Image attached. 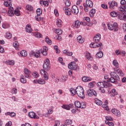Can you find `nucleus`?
Returning <instances> with one entry per match:
<instances>
[{
  "mask_svg": "<svg viewBox=\"0 0 126 126\" xmlns=\"http://www.w3.org/2000/svg\"><path fill=\"white\" fill-rule=\"evenodd\" d=\"M81 109H85L86 108V102H82L81 103Z\"/></svg>",
  "mask_w": 126,
  "mask_h": 126,
  "instance_id": "4d7b16f0",
  "label": "nucleus"
},
{
  "mask_svg": "<svg viewBox=\"0 0 126 126\" xmlns=\"http://www.w3.org/2000/svg\"><path fill=\"white\" fill-rule=\"evenodd\" d=\"M20 80H21V83H26V82H27V81L26 80V79H25V78H24V76L22 74L20 76Z\"/></svg>",
  "mask_w": 126,
  "mask_h": 126,
  "instance_id": "72a5a7b5",
  "label": "nucleus"
},
{
  "mask_svg": "<svg viewBox=\"0 0 126 126\" xmlns=\"http://www.w3.org/2000/svg\"><path fill=\"white\" fill-rule=\"evenodd\" d=\"M46 83V81L43 79H38V84L44 85Z\"/></svg>",
  "mask_w": 126,
  "mask_h": 126,
  "instance_id": "49530a36",
  "label": "nucleus"
},
{
  "mask_svg": "<svg viewBox=\"0 0 126 126\" xmlns=\"http://www.w3.org/2000/svg\"><path fill=\"white\" fill-rule=\"evenodd\" d=\"M64 2L66 6H70V1L69 0H64Z\"/></svg>",
  "mask_w": 126,
  "mask_h": 126,
  "instance_id": "864d4df0",
  "label": "nucleus"
},
{
  "mask_svg": "<svg viewBox=\"0 0 126 126\" xmlns=\"http://www.w3.org/2000/svg\"><path fill=\"white\" fill-rule=\"evenodd\" d=\"M115 70L118 72V74L120 75V76H124V75H125V74L121 69H116Z\"/></svg>",
  "mask_w": 126,
  "mask_h": 126,
  "instance_id": "4c0bfd02",
  "label": "nucleus"
},
{
  "mask_svg": "<svg viewBox=\"0 0 126 126\" xmlns=\"http://www.w3.org/2000/svg\"><path fill=\"white\" fill-rule=\"evenodd\" d=\"M112 64H113L114 66L116 67V69L117 68H119V67H120L119 62H118V61H117V60H113L112 62Z\"/></svg>",
  "mask_w": 126,
  "mask_h": 126,
  "instance_id": "a878e982",
  "label": "nucleus"
},
{
  "mask_svg": "<svg viewBox=\"0 0 126 126\" xmlns=\"http://www.w3.org/2000/svg\"><path fill=\"white\" fill-rule=\"evenodd\" d=\"M54 49L56 50V53L57 54H60L61 53V51L59 49V47L57 45H55L54 46Z\"/></svg>",
  "mask_w": 126,
  "mask_h": 126,
  "instance_id": "5fc2aeb1",
  "label": "nucleus"
},
{
  "mask_svg": "<svg viewBox=\"0 0 126 126\" xmlns=\"http://www.w3.org/2000/svg\"><path fill=\"white\" fill-rule=\"evenodd\" d=\"M110 75L111 77H114L117 80H120V77H119L118 74L115 71L110 72Z\"/></svg>",
  "mask_w": 126,
  "mask_h": 126,
  "instance_id": "a211bd4d",
  "label": "nucleus"
},
{
  "mask_svg": "<svg viewBox=\"0 0 126 126\" xmlns=\"http://www.w3.org/2000/svg\"><path fill=\"white\" fill-rule=\"evenodd\" d=\"M13 47L15 48L17 50H18L19 48V43L18 41H15L13 44Z\"/></svg>",
  "mask_w": 126,
  "mask_h": 126,
  "instance_id": "79ce46f5",
  "label": "nucleus"
},
{
  "mask_svg": "<svg viewBox=\"0 0 126 126\" xmlns=\"http://www.w3.org/2000/svg\"><path fill=\"white\" fill-rule=\"evenodd\" d=\"M63 11H64L65 14L66 15H67L68 16H70L71 15L72 11L70 8L64 7L63 8Z\"/></svg>",
  "mask_w": 126,
  "mask_h": 126,
  "instance_id": "9b49d317",
  "label": "nucleus"
},
{
  "mask_svg": "<svg viewBox=\"0 0 126 126\" xmlns=\"http://www.w3.org/2000/svg\"><path fill=\"white\" fill-rule=\"evenodd\" d=\"M24 73L26 78H31V71L27 68L24 69Z\"/></svg>",
  "mask_w": 126,
  "mask_h": 126,
  "instance_id": "9d476101",
  "label": "nucleus"
},
{
  "mask_svg": "<svg viewBox=\"0 0 126 126\" xmlns=\"http://www.w3.org/2000/svg\"><path fill=\"white\" fill-rule=\"evenodd\" d=\"M12 1L11 0H6L3 3L4 5L6 7H8V8H10V7H12V4L11 3Z\"/></svg>",
  "mask_w": 126,
  "mask_h": 126,
  "instance_id": "4468645a",
  "label": "nucleus"
},
{
  "mask_svg": "<svg viewBox=\"0 0 126 126\" xmlns=\"http://www.w3.org/2000/svg\"><path fill=\"white\" fill-rule=\"evenodd\" d=\"M26 8L27 9H28V10H30V11L33 10V7H32V6L30 5H27L26 6Z\"/></svg>",
  "mask_w": 126,
  "mask_h": 126,
  "instance_id": "69168bd1",
  "label": "nucleus"
},
{
  "mask_svg": "<svg viewBox=\"0 0 126 126\" xmlns=\"http://www.w3.org/2000/svg\"><path fill=\"white\" fill-rule=\"evenodd\" d=\"M40 74H41V75H44V80H49V74H48V73L45 71V70H40Z\"/></svg>",
  "mask_w": 126,
  "mask_h": 126,
  "instance_id": "1a4fd4ad",
  "label": "nucleus"
},
{
  "mask_svg": "<svg viewBox=\"0 0 126 126\" xmlns=\"http://www.w3.org/2000/svg\"><path fill=\"white\" fill-rule=\"evenodd\" d=\"M92 79L91 77L84 76L82 78V81L84 82H89V81H91Z\"/></svg>",
  "mask_w": 126,
  "mask_h": 126,
  "instance_id": "393cba45",
  "label": "nucleus"
},
{
  "mask_svg": "<svg viewBox=\"0 0 126 126\" xmlns=\"http://www.w3.org/2000/svg\"><path fill=\"white\" fill-rule=\"evenodd\" d=\"M29 117L31 119H39V116H38L36 113L34 112H30L29 113Z\"/></svg>",
  "mask_w": 126,
  "mask_h": 126,
  "instance_id": "ddd939ff",
  "label": "nucleus"
},
{
  "mask_svg": "<svg viewBox=\"0 0 126 126\" xmlns=\"http://www.w3.org/2000/svg\"><path fill=\"white\" fill-rule=\"evenodd\" d=\"M107 26L109 30H114V31H118L119 30V28H118V23H114L113 24H107Z\"/></svg>",
  "mask_w": 126,
  "mask_h": 126,
  "instance_id": "7ed1b4c3",
  "label": "nucleus"
},
{
  "mask_svg": "<svg viewBox=\"0 0 126 126\" xmlns=\"http://www.w3.org/2000/svg\"><path fill=\"white\" fill-rule=\"evenodd\" d=\"M70 92L72 94V96H74L75 94H76V89L74 88H70Z\"/></svg>",
  "mask_w": 126,
  "mask_h": 126,
  "instance_id": "e433bc0d",
  "label": "nucleus"
},
{
  "mask_svg": "<svg viewBox=\"0 0 126 126\" xmlns=\"http://www.w3.org/2000/svg\"><path fill=\"white\" fill-rule=\"evenodd\" d=\"M71 11L73 14L76 15V14H78V13L79 12V9L77 6L74 5L72 6Z\"/></svg>",
  "mask_w": 126,
  "mask_h": 126,
  "instance_id": "6e6552de",
  "label": "nucleus"
},
{
  "mask_svg": "<svg viewBox=\"0 0 126 126\" xmlns=\"http://www.w3.org/2000/svg\"><path fill=\"white\" fill-rule=\"evenodd\" d=\"M86 58L88 60H90V61H92L93 60V58H92V56H91V54L89 52H86Z\"/></svg>",
  "mask_w": 126,
  "mask_h": 126,
  "instance_id": "c9c22d12",
  "label": "nucleus"
},
{
  "mask_svg": "<svg viewBox=\"0 0 126 126\" xmlns=\"http://www.w3.org/2000/svg\"><path fill=\"white\" fill-rule=\"evenodd\" d=\"M94 102L96 105H98V106H101V105L103 104V102L96 98L94 99Z\"/></svg>",
  "mask_w": 126,
  "mask_h": 126,
  "instance_id": "c756f323",
  "label": "nucleus"
},
{
  "mask_svg": "<svg viewBox=\"0 0 126 126\" xmlns=\"http://www.w3.org/2000/svg\"><path fill=\"white\" fill-rule=\"evenodd\" d=\"M65 124L67 126H70V125L72 124V120H66L65 121Z\"/></svg>",
  "mask_w": 126,
  "mask_h": 126,
  "instance_id": "a18cd8bd",
  "label": "nucleus"
},
{
  "mask_svg": "<svg viewBox=\"0 0 126 126\" xmlns=\"http://www.w3.org/2000/svg\"><path fill=\"white\" fill-rule=\"evenodd\" d=\"M43 68L45 70H50V68H51V64H50V60L47 58L44 61V63H43Z\"/></svg>",
  "mask_w": 126,
  "mask_h": 126,
  "instance_id": "20e7f679",
  "label": "nucleus"
},
{
  "mask_svg": "<svg viewBox=\"0 0 126 126\" xmlns=\"http://www.w3.org/2000/svg\"><path fill=\"white\" fill-rule=\"evenodd\" d=\"M86 5L89 6L90 8L93 7V2L90 0H87L86 1Z\"/></svg>",
  "mask_w": 126,
  "mask_h": 126,
  "instance_id": "4be33fe9",
  "label": "nucleus"
},
{
  "mask_svg": "<svg viewBox=\"0 0 126 126\" xmlns=\"http://www.w3.org/2000/svg\"><path fill=\"white\" fill-rule=\"evenodd\" d=\"M32 76H33L34 78H38L39 77V75L38 74V72L36 71H34L32 73Z\"/></svg>",
  "mask_w": 126,
  "mask_h": 126,
  "instance_id": "de8ad7c7",
  "label": "nucleus"
},
{
  "mask_svg": "<svg viewBox=\"0 0 126 126\" xmlns=\"http://www.w3.org/2000/svg\"><path fill=\"white\" fill-rule=\"evenodd\" d=\"M11 93L12 94H17V89L13 88L11 90Z\"/></svg>",
  "mask_w": 126,
  "mask_h": 126,
  "instance_id": "e2e57ef3",
  "label": "nucleus"
},
{
  "mask_svg": "<svg viewBox=\"0 0 126 126\" xmlns=\"http://www.w3.org/2000/svg\"><path fill=\"white\" fill-rule=\"evenodd\" d=\"M76 94L78 97L82 98V99H83V98L85 97V95H84V90H83L82 87L78 86L76 88Z\"/></svg>",
  "mask_w": 126,
  "mask_h": 126,
  "instance_id": "f03ea898",
  "label": "nucleus"
},
{
  "mask_svg": "<svg viewBox=\"0 0 126 126\" xmlns=\"http://www.w3.org/2000/svg\"><path fill=\"white\" fill-rule=\"evenodd\" d=\"M56 25L57 27H59V28L63 27V22L62 21V20L57 19L56 20Z\"/></svg>",
  "mask_w": 126,
  "mask_h": 126,
  "instance_id": "412c9836",
  "label": "nucleus"
},
{
  "mask_svg": "<svg viewBox=\"0 0 126 126\" xmlns=\"http://www.w3.org/2000/svg\"><path fill=\"white\" fill-rule=\"evenodd\" d=\"M45 41L48 45H52V40L48 38V36H46L45 39Z\"/></svg>",
  "mask_w": 126,
  "mask_h": 126,
  "instance_id": "37998d69",
  "label": "nucleus"
},
{
  "mask_svg": "<svg viewBox=\"0 0 126 126\" xmlns=\"http://www.w3.org/2000/svg\"><path fill=\"white\" fill-rule=\"evenodd\" d=\"M63 53L65 55H66V56H69V57H71L72 55H73V53L71 52H68L67 50H64L63 51Z\"/></svg>",
  "mask_w": 126,
  "mask_h": 126,
  "instance_id": "c85d7f7f",
  "label": "nucleus"
},
{
  "mask_svg": "<svg viewBox=\"0 0 126 126\" xmlns=\"http://www.w3.org/2000/svg\"><path fill=\"white\" fill-rule=\"evenodd\" d=\"M97 44V43H95V42H92L90 45V47H91V48H99V47H100V46H102V43H99L98 44Z\"/></svg>",
  "mask_w": 126,
  "mask_h": 126,
  "instance_id": "f3484780",
  "label": "nucleus"
},
{
  "mask_svg": "<svg viewBox=\"0 0 126 126\" xmlns=\"http://www.w3.org/2000/svg\"><path fill=\"white\" fill-rule=\"evenodd\" d=\"M110 81L111 82V83H115V82H117V79L113 77H111L110 78Z\"/></svg>",
  "mask_w": 126,
  "mask_h": 126,
  "instance_id": "680f3d73",
  "label": "nucleus"
},
{
  "mask_svg": "<svg viewBox=\"0 0 126 126\" xmlns=\"http://www.w3.org/2000/svg\"><path fill=\"white\" fill-rule=\"evenodd\" d=\"M103 52L102 51H99L96 54L95 57L97 59H101V58H103Z\"/></svg>",
  "mask_w": 126,
  "mask_h": 126,
  "instance_id": "cd10ccee",
  "label": "nucleus"
},
{
  "mask_svg": "<svg viewBox=\"0 0 126 126\" xmlns=\"http://www.w3.org/2000/svg\"><path fill=\"white\" fill-rule=\"evenodd\" d=\"M84 10L86 12H88V10H89V6H88L86 4H84Z\"/></svg>",
  "mask_w": 126,
  "mask_h": 126,
  "instance_id": "bf43d9fd",
  "label": "nucleus"
},
{
  "mask_svg": "<svg viewBox=\"0 0 126 126\" xmlns=\"http://www.w3.org/2000/svg\"><path fill=\"white\" fill-rule=\"evenodd\" d=\"M105 124L108 125L109 126H114V123L112 122H109L108 121H105Z\"/></svg>",
  "mask_w": 126,
  "mask_h": 126,
  "instance_id": "338daca9",
  "label": "nucleus"
},
{
  "mask_svg": "<svg viewBox=\"0 0 126 126\" xmlns=\"http://www.w3.org/2000/svg\"><path fill=\"white\" fill-rule=\"evenodd\" d=\"M108 4L110 9H115V8L118 7V2L115 0L109 1Z\"/></svg>",
  "mask_w": 126,
  "mask_h": 126,
  "instance_id": "39448f33",
  "label": "nucleus"
},
{
  "mask_svg": "<svg viewBox=\"0 0 126 126\" xmlns=\"http://www.w3.org/2000/svg\"><path fill=\"white\" fill-rule=\"evenodd\" d=\"M5 116H10V117H15L16 114L14 112H7L5 113Z\"/></svg>",
  "mask_w": 126,
  "mask_h": 126,
  "instance_id": "7c9ffc66",
  "label": "nucleus"
},
{
  "mask_svg": "<svg viewBox=\"0 0 126 126\" xmlns=\"http://www.w3.org/2000/svg\"><path fill=\"white\" fill-rule=\"evenodd\" d=\"M8 15L11 17L14 16V8H13V7L8 8Z\"/></svg>",
  "mask_w": 126,
  "mask_h": 126,
  "instance_id": "2eb2a0df",
  "label": "nucleus"
},
{
  "mask_svg": "<svg viewBox=\"0 0 126 126\" xmlns=\"http://www.w3.org/2000/svg\"><path fill=\"white\" fill-rule=\"evenodd\" d=\"M2 27L4 29H7V28H9V25H8V24L3 23L2 25Z\"/></svg>",
  "mask_w": 126,
  "mask_h": 126,
  "instance_id": "09e8293b",
  "label": "nucleus"
},
{
  "mask_svg": "<svg viewBox=\"0 0 126 126\" xmlns=\"http://www.w3.org/2000/svg\"><path fill=\"white\" fill-rule=\"evenodd\" d=\"M101 40V34L100 33H97L94 37V43H99Z\"/></svg>",
  "mask_w": 126,
  "mask_h": 126,
  "instance_id": "f8f14e48",
  "label": "nucleus"
},
{
  "mask_svg": "<svg viewBox=\"0 0 126 126\" xmlns=\"http://www.w3.org/2000/svg\"><path fill=\"white\" fill-rule=\"evenodd\" d=\"M62 108H63V109H65V110H69V106H68V105H66V104H63L62 106Z\"/></svg>",
  "mask_w": 126,
  "mask_h": 126,
  "instance_id": "603ef678",
  "label": "nucleus"
},
{
  "mask_svg": "<svg viewBox=\"0 0 126 126\" xmlns=\"http://www.w3.org/2000/svg\"><path fill=\"white\" fill-rule=\"evenodd\" d=\"M26 31L28 33H32V28H31V26L27 25L26 27Z\"/></svg>",
  "mask_w": 126,
  "mask_h": 126,
  "instance_id": "bb28decb",
  "label": "nucleus"
},
{
  "mask_svg": "<svg viewBox=\"0 0 126 126\" xmlns=\"http://www.w3.org/2000/svg\"><path fill=\"white\" fill-rule=\"evenodd\" d=\"M119 9L120 11H121V12H123V13H125V12L126 11V5H121L119 7Z\"/></svg>",
  "mask_w": 126,
  "mask_h": 126,
  "instance_id": "5701e85b",
  "label": "nucleus"
},
{
  "mask_svg": "<svg viewBox=\"0 0 126 126\" xmlns=\"http://www.w3.org/2000/svg\"><path fill=\"white\" fill-rule=\"evenodd\" d=\"M12 37V35H11V33L10 32H6V38L7 39H10Z\"/></svg>",
  "mask_w": 126,
  "mask_h": 126,
  "instance_id": "052dcab7",
  "label": "nucleus"
},
{
  "mask_svg": "<svg viewBox=\"0 0 126 126\" xmlns=\"http://www.w3.org/2000/svg\"><path fill=\"white\" fill-rule=\"evenodd\" d=\"M77 41L80 44H82V43H84V38H82L81 35H79L77 38Z\"/></svg>",
  "mask_w": 126,
  "mask_h": 126,
  "instance_id": "b1692460",
  "label": "nucleus"
},
{
  "mask_svg": "<svg viewBox=\"0 0 126 126\" xmlns=\"http://www.w3.org/2000/svg\"><path fill=\"white\" fill-rule=\"evenodd\" d=\"M6 63L8 65H14L15 62L13 60H7L6 62Z\"/></svg>",
  "mask_w": 126,
  "mask_h": 126,
  "instance_id": "f704fd0d",
  "label": "nucleus"
},
{
  "mask_svg": "<svg viewBox=\"0 0 126 126\" xmlns=\"http://www.w3.org/2000/svg\"><path fill=\"white\" fill-rule=\"evenodd\" d=\"M68 67L69 68V69L75 70V69H77V64H76L75 62H72L68 65Z\"/></svg>",
  "mask_w": 126,
  "mask_h": 126,
  "instance_id": "423d86ee",
  "label": "nucleus"
},
{
  "mask_svg": "<svg viewBox=\"0 0 126 126\" xmlns=\"http://www.w3.org/2000/svg\"><path fill=\"white\" fill-rule=\"evenodd\" d=\"M53 109L54 107L52 106L51 109H49L47 110V113L48 114V115H52V114H53L54 112V111L53 110Z\"/></svg>",
  "mask_w": 126,
  "mask_h": 126,
  "instance_id": "6e6d98bb",
  "label": "nucleus"
},
{
  "mask_svg": "<svg viewBox=\"0 0 126 126\" xmlns=\"http://www.w3.org/2000/svg\"><path fill=\"white\" fill-rule=\"evenodd\" d=\"M97 86L99 88H107L108 87H111L112 84L110 83V82H109L108 80H107L98 82L97 83Z\"/></svg>",
  "mask_w": 126,
  "mask_h": 126,
  "instance_id": "f257e3e1",
  "label": "nucleus"
},
{
  "mask_svg": "<svg viewBox=\"0 0 126 126\" xmlns=\"http://www.w3.org/2000/svg\"><path fill=\"white\" fill-rule=\"evenodd\" d=\"M30 57H35V58H39L40 57V52H34L31 51L30 53Z\"/></svg>",
  "mask_w": 126,
  "mask_h": 126,
  "instance_id": "dca6fc26",
  "label": "nucleus"
},
{
  "mask_svg": "<svg viewBox=\"0 0 126 126\" xmlns=\"http://www.w3.org/2000/svg\"><path fill=\"white\" fill-rule=\"evenodd\" d=\"M88 86L90 88H93L95 86V82H91L88 84Z\"/></svg>",
  "mask_w": 126,
  "mask_h": 126,
  "instance_id": "3c124183",
  "label": "nucleus"
},
{
  "mask_svg": "<svg viewBox=\"0 0 126 126\" xmlns=\"http://www.w3.org/2000/svg\"><path fill=\"white\" fill-rule=\"evenodd\" d=\"M34 36L36 37V38H42V34L40 33L39 32H34L33 33Z\"/></svg>",
  "mask_w": 126,
  "mask_h": 126,
  "instance_id": "c03bdc74",
  "label": "nucleus"
},
{
  "mask_svg": "<svg viewBox=\"0 0 126 126\" xmlns=\"http://www.w3.org/2000/svg\"><path fill=\"white\" fill-rule=\"evenodd\" d=\"M111 112L113 114L115 115V116H117V117H121V112H120L119 110H118V109H112Z\"/></svg>",
  "mask_w": 126,
  "mask_h": 126,
  "instance_id": "6ab92c4d",
  "label": "nucleus"
},
{
  "mask_svg": "<svg viewBox=\"0 0 126 126\" xmlns=\"http://www.w3.org/2000/svg\"><path fill=\"white\" fill-rule=\"evenodd\" d=\"M36 13H37V15H38L39 16H40V15H41L42 9H41V8H38L36 10Z\"/></svg>",
  "mask_w": 126,
  "mask_h": 126,
  "instance_id": "13d9d810",
  "label": "nucleus"
},
{
  "mask_svg": "<svg viewBox=\"0 0 126 126\" xmlns=\"http://www.w3.org/2000/svg\"><path fill=\"white\" fill-rule=\"evenodd\" d=\"M81 24V23H80V22H79V21L77 20L75 22V24H74V27L75 28L78 29V28H79V27H80V25Z\"/></svg>",
  "mask_w": 126,
  "mask_h": 126,
  "instance_id": "2f4dec72",
  "label": "nucleus"
},
{
  "mask_svg": "<svg viewBox=\"0 0 126 126\" xmlns=\"http://www.w3.org/2000/svg\"><path fill=\"white\" fill-rule=\"evenodd\" d=\"M54 31L55 33L57 34V35H61V34L63 33V31L61 29H54Z\"/></svg>",
  "mask_w": 126,
  "mask_h": 126,
  "instance_id": "473e14b6",
  "label": "nucleus"
},
{
  "mask_svg": "<svg viewBox=\"0 0 126 126\" xmlns=\"http://www.w3.org/2000/svg\"><path fill=\"white\" fill-rule=\"evenodd\" d=\"M61 81H62V82H65V81L67 80V77L63 76L61 78Z\"/></svg>",
  "mask_w": 126,
  "mask_h": 126,
  "instance_id": "0e129e2a",
  "label": "nucleus"
},
{
  "mask_svg": "<svg viewBox=\"0 0 126 126\" xmlns=\"http://www.w3.org/2000/svg\"><path fill=\"white\" fill-rule=\"evenodd\" d=\"M110 15L112 17H117L118 16V13L116 12L113 11L111 12Z\"/></svg>",
  "mask_w": 126,
  "mask_h": 126,
  "instance_id": "8fccbe9b",
  "label": "nucleus"
},
{
  "mask_svg": "<svg viewBox=\"0 0 126 126\" xmlns=\"http://www.w3.org/2000/svg\"><path fill=\"white\" fill-rule=\"evenodd\" d=\"M14 14H15V15H16V16H20V11L19 10V8L15 9V10H14Z\"/></svg>",
  "mask_w": 126,
  "mask_h": 126,
  "instance_id": "ea45409f",
  "label": "nucleus"
},
{
  "mask_svg": "<svg viewBox=\"0 0 126 126\" xmlns=\"http://www.w3.org/2000/svg\"><path fill=\"white\" fill-rule=\"evenodd\" d=\"M96 13V10L95 9H92L90 12V16L91 17H93L94 14Z\"/></svg>",
  "mask_w": 126,
  "mask_h": 126,
  "instance_id": "58836bf2",
  "label": "nucleus"
},
{
  "mask_svg": "<svg viewBox=\"0 0 126 126\" xmlns=\"http://www.w3.org/2000/svg\"><path fill=\"white\" fill-rule=\"evenodd\" d=\"M118 18L120 20H124V15L122 14H120L118 15Z\"/></svg>",
  "mask_w": 126,
  "mask_h": 126,
  "instance_id": "774afa93",
  "label": "nucleus"
},
{
  "mask_svg": "<svg viewBox=\"0 0 126 126\" xmlns=\"http://www.w3.org/2000/svg\"><path fill=\"white\" fill-rule=\"evenodd\" d=\"M87 94L89 96V97H92V96L96 97L97 96V93H96V91H95L94 90H88Z\"/></svg>",
  "mask_w": 126,
  "mask_h": 126,
  "instance_id": "0eeeda50",
  "label": "nucleus"
},
{
  "mask_svg": "<svg viewBox=\"0 0 126 126\" xmlns=\"http://www.w3.org/2000/svg\"><path fill=\"white\" fill-rule=\"evenodd\" d=\"M74 105L76 108H81V103L78 101H76L74 102Z\"/></svg>",
  "mask_w": 126,
  "mask_h": 126,
  "instance_id": "a19ab883",
  "label": "nucleus"
},
{
  "mask_svg": "<svg viewBox=\"0 0 126 126\" xmlns=\"http://www.w3.org/2000/svg\"><path fill=\"white\" fill-rule=\"evenodd\" d=\"M18 55L19 56V57H26L28 55L27 51L25 50H22L21 52H18Z\"/></svg>",
  "mask_w": 126,
  "mask_h": 126,
  "instance_id": "aec40b11",
  "label": "nucleus"
}]
</instances>
